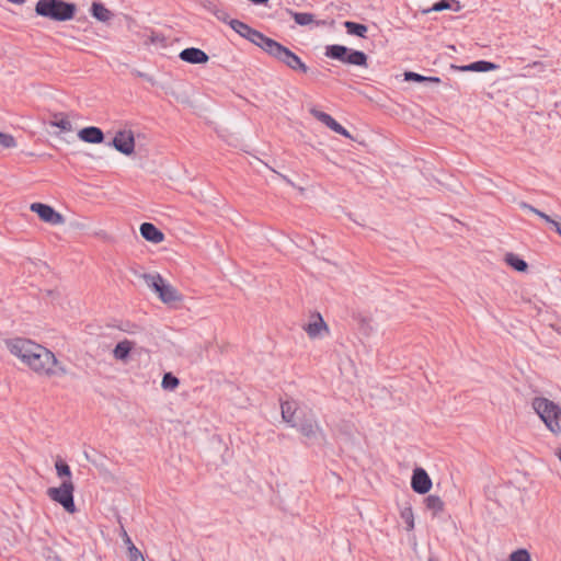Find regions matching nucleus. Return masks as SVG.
<instances>
[{"label":"nucleus","mask_w":561,"mask_h":561,"mask_svg":"<svg viewBox=\"0 0 561 561\" xmlns=\"http://www.w3.org/2000/svg\"><path fill=\"white\" fill-rule=\"evenodd\" d=\"M34 350L35 352L31 354L32 356L26 363V366L33 371L47 377L65 376L68 374L66 366L48 348L36 344Z\"/></svg>","instance_id":"f257e3e1"},{"label":"nucleus","mask_w":561,"mask_h":561,"mask_svg":"<svg viewBox=\"0 0 561 561\" xmlns=\"http://www.w3.org/2000/svg\"><path fill=\"white\" fill-rule=\"evenodd\" d=\"M76 12L77 5L64 0H38L35 4L37 15L58 22L72 20Z\"/></svg>","instance_id":"f03ea898"},{"label":"nucleus","mask_w":561,"mask_h":561,"mask_svg":"<svg viewBox=\"0 0 561 561\" xmlns=\"http://www.w3.org/2000/svg\"><path fill=\"white\" fill-rule=\"evenodd\" d=\"M531 405L550 432L556 435L561 433V408L557 403L543 397H536Z\"/></svg>","instance_id":"7ed1b4c3"},{"label":"nucleus","mask_w":561,"mask_h":561,"mask_svg":"<svg viewBox=\"0 0 561 561\" xmlns=\"http://www.w3.org/2000/svg\"><path fill=\"white\" fill-rule=\"evenodd\" d=\"M296 428L310 444L322 445L327 442L325 433L317 421L312 410L300 412Z\"/></svg>","instance_id":"20e7f679"},{"label":"nucleus","mask_w":561,"mask_h":561,"mask_svg":"<svg viewBox=\"0 0 561 561\" xmlns=\"http://www.w3.org/2000/svg\"><path fill=\"white\" fill-rule=\"evenodd\" d=\"M268 45L270 47L266 53L279 62L286 65L289 69L302 73H307L309 71L308 66L300 59V57L280 43L273 41Z\"/></svg>","instance_id":"39448f33"},{"label":"nucleus","mask_w":561,"mask_h":561,"mask_svg":"<svg viewBox=\"0 0 561 561\" xmlns=\"http://www.w3.org/2000/svg\"><path fill=\"white\" fill-rule=\"evenodd\" d=\"M142 278L164 304L182 300V295L172 285L165 283L160 274H144Z\"/></svg>","instance_id":"423d86ee"},{"label":"nucleus","mask_w":561,"mask_h":561,"mask_svg":"<svg viewBox=\"0 0 561 561\" xmlns=\"http://www.w3.org/2000/svg\"><path fill=\"white\" fill-rule=\"evenodd\" d=\"M325 56L344 64L366 67L367 55L360 50H354L343 45H329L325 48Z\"/></svg>","instance_id":"0eeeda50"},{"label":"nucleus","mask_w":561,"mask_h":561,"mask_svg":"<svg viewBox=\"0 0 561 561\" xmlns=\"http://www.w3.org/2000/svg\"><path fill=\"white\" fill-rule=\"evenodd\" d=\"M73 491L75 484L72 480L64 479L59 486L48 488L46 493L51 501L60 504L66 512L73 514L77 511Z\"/></svg>","instance_id":"6e6552de"},{"label":"nucleus","mask_w":561,"mask_h":561,"mask_svg":"<svg viewBox=\"0 0 561 561\" xmlns=\"http://www.w3.org/2000/svg\"><path fill=\"white\" fill-rule=\"evenodd\" d=\"M230 27L237 32L240 36L247 38L257 47L262 48L265 53L267 51L270 47V43H272L274 39L265 36L263 33H261L257 30L252 28L250 25L245 24L242 21L232 19L228 21Z\"/></svg>","instance_id":"1a4fd4ad"},{"label":"nucleus","mask_w":561,"mask_h":561,"mask_svg":"<svg viewBox=\"0 0 561 561\" xmlns=\"http://www.w3.org/2000/svg\"><path fill=\"white\" fill-rule=\"evenodd\" d=\"M37 343L23 337H14L5 341L7 348L12 355L20 358L23 364L26 365L31 358V354L35 352L34 347Z\"/></svg>","instance_id":"9d476101"},{"label":"nucleus","mask_w":561,"mask_h":561,"mask_svg":"<svg viewBox=\"0 0 561 561\" xmlns=\"http://www.w3.org/2000/svg\"><path fill=\"white\" fill-rule=\"evenodd\" d=\"M30 209L37 214V216L43 220L44 222L58 226L65 224V217L56 211L51 206L43 203H33L30 206Z\"/></svg>","instance_id":"9b49d317"},{"label":"nucleus","mask_w":561,"mask_h":561,"mask_svg":"<svg viewBox=\"0 0 561 561\" xmlns=\"http://www.w3.org/2000/svg\"><path fill=\"white\" fill-rule=\"evenodd\" d=\"M113 147L123 154L129 156L135 150V138L131 130H119L112 140Z\"/></svg>","instance_id":"f8f14e48"},{"label":"nucleus","mask_w":561,"mask_h":561,"mask_svg":"<svg viewBox=\"0 0 561 561\" xmlns=\"http://www.w3.org/2000/svg\"><path fill=\"white\" fill-rule=\"evenodd\" d=\"M411 488L419 494H425L431 490L432 480L423 468H415L413 470Z\"/></svg>","instance_id":"ddd939ff"},{"label":"nucleus","mask_w":561,"mask_h":561,"mask_svg":"<svg viewBox=\"0 0 561 561\" xmlns=\"http://www.w3.org/2000/svg\"><path fill=\"white\" fill-rule=\"evenodd\" d=\"M282 419L291 427L297 426L298 415L307 410L301 409L295 400H286L280 403Z\"/></svg>","instance_id":"4468645a"},{"label":"nucleus","mask_w":561,"mask_h":561,"mask_svg":"<svg viewBox=\"0 0 561 561\" xmlns=\"http://www.w3.org/2000/svg\"><path fill=\"white\" fill-rule=\"evenodd\" d=\"M310 114L314 118H317L319 122L323 123L327 127H329L330 129L335 131L336 134L342 135L346 138H352L350 133L340 123H337L331 115H329L322 111H319L314 107L310 108Z\"/></svg>","instance_id":"2eb2a0df"},{"label":"nucleus","mask_w":561,"mask_h":561,"mask_svg":"<svg viewBox=\"0 0 561 561\" xmlns=\"http://www.w3.org/2000/svg\"><path fill=\"white\" fill-rule=\"evenodd\" d=\"M179 57L181 60L192 65L206 64L209 60V56L204 50L196 47L183 49Z\"/></svg>","instance_id":"dca6fc26"},{"label":"nucleus","mask_w":561,"mask_h":561,"mask_svg":"<svg viewBox=\"0 0 561 561\" xmlns=\"http://www.w3.org/2000/svg\"><path fill=\"white\" fill-rule=\"evenodd\" d=\"M141 237L152 243H160L164 240V234L151 222H144L140 225Z\"/></svg>","instance_id":"f3484780"},{"label":"nucleus","mask_w":561,"mask_h":561,"mask_svg":"<svg viewBox=\"0 0 561 561\" xmlns=\"http://www.w3.org/2000/svg\"><path fill=\"white\" fill-rule=\"evenodd\" d=\"M79 138L89 144H101L104 140V134L101 128L95 126H89L82 128L78 133Z\"/></svg>","instance_id":"a211bd4d"},{"label":"nucleus","mask_w":561,"mask_h":561,"mask_svg":"<svg viewBox=\"0 0 561 561\" xmlns=\"http://www.w3.org/2000/svg\"><path fill=\"white\" fill-rule=\"evenodd\" d=\"M454 69L460 70V71H477V72H486L491 71L497 68V65L486 61V60H479L471 62L466 66H451Z\"/></svg>","instance_id":"6ab92c4d"},{"label":"nucleus","mask_w":561,"mask_h":561,"mask_svg":"<svg viewBox=\"0 0 561 561\" xmlns=\"http://www.w3.org/2000/svg\"><path fill=\"white\" fill-rule=\"evenodd\" d=\"M90 12L100 22H108L114 16L113 12L99 1L92 2Z\"/></svg>","instance_id":"aec40b11"},{"label":"nucleus","mask_w":561,"mask_h":561,"mask_svg":"<svg viewBox=\"0 0 561 561\" xmlns=\"http://www.w3.org/2000/svg\"><path fill=\"white\" fill-rule=\"evenodd\" d=\"M328 325L324 322L323 318L320 313L316 314L314 321L308 323L305 327V331L309 335V337L314 339L320 335L321 331H328Z\"/></svg>","instance_id":"412c9836"},{"label":"nucleus","mask_w":561,"mask_h":561,"mask_svg":"<svg viewBox=\"0 0 561 561\" xmlns=\"http://www.w3.org/2000/svg\"><path fill=\"white\" fill-rule=\"evenodd\" d=\"M135 343L128 340L121 341L113 350L114 358L118 360H126L133 350Z\"/></svg>","instance_id":"4be33fe9"},{"label":"nucleus","mask_w":561,"mask_h":561,"mask_svg":"<svg viewBox=\"0 0 561 561\" xmlns=\"http://www.w3.org/2000/svg\"><path fill=\"white\" fill-rule=\"evenodd\" d=\"M344 27L346 28L347 34L366 38L368 27L365 24L356 23L353 21H345Z\"/></svg>","instance_id":"5701e85b"},{"label":"nucleus","mask_w":561,"mask_h":561,"mask_svg":"<svg viewBox=\"0 0 561 561\" xmlns=\"http://www.w3.org/2000/svg\"><path fill=\"white\" fill-rule=\"evenodd\" d=\"M505 262L517 272H526L528 270L527 262L514 253H507Z\"/></svg>","instance_id":"b1692460"},{"label":"nucleus","mask_w":561,"mask_h":561,"mask_svg":"<svg viewBox=\"0 0 561 561\" xmlns=\"http://www.w3.org/2000/svg\"><path fill=\"white\" fill-rule=\"evenodd\" d=\"M53 121L50 122L51 126L60 128L62 131H71L72 125L70 121L62 113H55L53 115Z\"/></svg>","instance_id":"393cba45"},{"label":"nucleus","mask_w":561,"mask_h":561,"mask_svg":"<svg viewBox=\"0 0 561 561\" xmlns=\"http://www.w3.org/2000/svg\"><path fill=\"white\" fill-rule=\"evenodd\" d=\"M425 505L428 510L433 511L435 515L444 510V502L438 495L434 494H431L425 499Z\"/></svg>","instance_id":"a878e982"},{"label":"nucleus","mask_w":561,"mask_h":561,"mask_svg":"<svg viewBox=\"0 0 561 561\" xmlns=\"http://www.w3.org/2000/svg\"><path fill=\"white\" fill-rule=\"evenodd\" d=\"M290 15L294 21L301 26L309 25L314 22V16L311 13L290 11Z\"/></svg>","instance_id":"bb28decb"},{"label":"nucleus","mask_w":561,"mask_h":561,"mask_svg":"<svg viewBox=\"0 0 561 561\" xmlns=\"http://www.w3.org/2000/svg\"><path fill=\"white\" fill-rule=\"evenodd\" d=\"M55 469H56V473L59 478H65V479H69L71 480V470H70V467L62 460V459H57L56 462H55Z\"/></svg>","instance_id":"cd10ccee"},{"label":"nucleus","mask_w":561,"mask_h":561,"mask_svg":"<svg viewBox=\"0 0 561 561\" xmlns=\"http://www.w3.org/2000/svg\"><path fill=\"white\" fill-rule=\"evenodd\" d=\"M179 383V378L175 377L172 373H165L162 377L161 386L165 390H174Z\"/></svg>","instance_id":"c85d7f7f"},{"label":"nucleus","mask_w":561,"mask_h":561,"mask_svg":"<svg viewBox=\"0 0 561 561\" xmlns=\"http://www.w3.org/2000/svg\"><path fill=\"white\" fill-rule=\"evenodd\" d=\"M520 207L536 214L537 216H539L540 218H542L546 222H548L550 225H552L554 222V219H552L549 215L542 213L541 210L535 208L534 206H531L527 203H522Z\"/></svg>","instance_id":"c756f323"},{"label":"nucleus","mask_w":561,"mask_h":561,"mask_svg":"<svg viewBox=\"0 0 561 561\" xmlns=\"http://www.w3.org/2000/svg\"><path fill=\"white\" fill-rule=\"evenodd\" d=\"M401 517L407 524V529L412 530L414 528V516L411 507H407L401 512Z\"/></svg>","instance_id":"7c9ffc66"},{"label":"nucleus","mask_w":561,"mask_h":561,"mask_svg":"<svg viewBox=\"0 0 561 561\" xmlns=\"http://www.w3.org/2000/svg\"><path fill=\"white\" fill-rule=\"evenodd\" d=\"M0 145L3 148H14L16 147V141L12 135L0 133Z\"/></svg>","instance_id":"2f4dec72"},{"label":"nucleus","mask_w":561,"mask_h":561,"mask_svg":"<svg viewBox=\"0 0 561 561\" xmlns=\"http://www.w3.org/2000/svg\"><path fill=\"white\" fill-rule=\"evenodd\" d=\"M510 561H530V554L527 550L519 549L511 554Z\"/></svg>","instance_id":"473e14b6"},{"label":"nucleus","mask_w":561,"mask_h":561,"mask_svg":"<svg viewBox=\"0 0 561 561\" xmlns=\"http://www.w3.org/2000/svg\"><path fill=\"white\" fill-rule=\"evenodd\" d=\"M128 560L129 561H145V558L142 553L135 547V545H131V547H128Z\"/></svg>","instance_id":"72a5a7b5"},{"label":"nucleus","mask_w":561,"mask_h":561,"mask_svg":"<svg viewBox=\"0 0 561 561\" xmlns=\"http://www.w3.org/2000/svg\"><path fill=\"white\" fill-rule=\"evenodd\" d=\"M455 0H440L436 3H434V5L427 10L426 12H430V11H435V12H438V11H443V10H447V9H450L451 8V2H454Z\"/></svg>","instance_id":"f704fd0d"},{"label":"nucleus","mask_w":561,"mask_h":561,"mask_svg":"<svg viewBox=\"0 0 561 561\" xmlns=\"http://www.w3.org/2000/svg\"><path fill=\"white\" fill-rule=\"evenodd\" d=\"M404 80L405 81H415V82H425V76H422V75L413 72V71H405Z\"/></svg>","instance_id":"c9c22d12"},{"label":"nucleus","mask_w":561,"mask_h":561,"mask_svg":"<svg viewBox=\"0 0 561 561\" xmlns=\"http://www.w3.org/2000/svg\"><path fill=\"white\" fill-rule=\"evenodd\" d=\"M133 73L135 76L139 77V78H142V79L147 80L148 82H150L152 84L156 83L154 79L152 77H150L149 75L145 73V72H141L139 70H134Z\"/></svg>","instance_id":"e433bc0d"},{"label":"nucleus","mask_w":561,"mask_h":561,"mask_svg":"<svg viewBox=\"0 0 561 561\" xmlns=\"http://www.w3.org/2000/svg\"><path fill=\"white\" fill-rule=\"evenodd\" d=\"M214 14L217 16L218 20H221L224 22L228 21V14L225 11L216 10L214 11Z\"/></svg>","instance_id":"4c0bfd02"},{"label":"nucleus","mask_w":561,"mask_h":561,"mask_svg":"<svg viewBox=\"0 0 561 561\" xmlns=\"http://www.w3.org/2000/svg\"><path fill=\"white\" fill-rule=\"evenodd\" d=\"M122 538H123L125 545L127 546V548L131 547V545H134L125 529L122 530Z\"/></svg>","instance_id":"58836bf2"},{"label":"nucleus","mask_w":561,"mask_h":561,"mask_svg":"<svg viewBox=\"0 0 561 561\" xmlns=\"http://www.w3.org/2000/svg\"><path fill=\"white\" fill-rule=\"evenodd\" d=\"M151 43L163 42L164 37L158 34H152L150 37Z\"/></svg>","instance_id":"ea45409f"},{"label":"nucleus","mask_w":561,"mask_h":561,"mask_svg":"<svg viewBox=\"0 0 561 561\" xmlns=\"http://www.w3.org/2000/svg\"><path fill=\"white\" fill-rule=\"evenodd\" d=\"M425 82L439 83L440 78L438 77H425Z\"/></svg>","instance_id":"a19ab883"},{"label":"nucleus","mask_w":561,"mask_h":561,"mask_svg":"<svg viewBox=\"0 0 561 561\" xmlns=\"http://www.w3.org/2000/svg\"><path fill=\"white\" fill-rule=\"evenodd\" d=\"M552 226L556 229V231L561 236V222L554 220Z\"/></svg>","instance_id":"79ce46f5"},{"label":"nucleus","mask_w":561,"mask_h":561,"mask_svg":"<svg viewBox=\"0 0 561 561\" xmlns=\"http://www.w3.org/2000/svg\"><path fill=\"white\" fill-rule=\"evenodd\" d=\"M8 1L11 3H15V4H23L25 2V0H8Z\"/></svg>","instance_id":"37998d69"},{"label":"nucleus","mask_w":561,"mask_h":561,"mask_svg":"<svg viewBox=\"0 0 561 561\" xmlns=\"http://www.w3.org/2000/svg\"><path fill=\"white\" fill-rule=\"evenodd\" d=\"M119 329H121L122 331H125V332H128V333H133V332H134L133 330H130V329H129V328H127V327H119Z\"/></svg>","instance_id":"c03bdc74"},{"label":"nucleus","mask_w":561,"mask_h":561,"mask_svg":"<svg viewBox=\"0 0 561 561\" xmlns=\"http://www.w3.org/2000/svg\"><path fill=\"white\" fill-rule=\"evenodd\" d=\"M558 456H559V459L561 461V449L559 450Z\"/></svg>","instance_id":"a18cd8bd"},{"label":"nucleus","mask_w":561,"mask_h":561,"mask_svg":"<svg viewBox=\"0 0 561 561\" xmlns=\"http://www.w3.org/2000/svg\"><path fill=\"white\" fill-rule=\"evenodd\" d=\"M428 561H437L435 558H428Z\"/></svg>","instance_id":"49530a36"},{"label":"nucleus","mask_w":561,"mask_h":561,"mask_svg":"<svg viewBox=\"0 0 561 561\" xmlns=\"http://www.w3.org/2000/svg\"><path fill=\"white\" fill-rule=\"evenodd\" d=\"M55 560H56V561H61V560H60L59 558H57V557L55 558Z\"/></svg>","instance_id":"de8ad7c7"}]
</instances>
